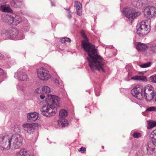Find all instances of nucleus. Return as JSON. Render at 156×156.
<instances>
[{"label": "nucleus", "mask_w": 156, "mask_h": 156, "mask_svg": "<svg viewBox=\"0 0 156 156\" xmlns=\"http://www.w3.org/2000/svg\"><path fill=\"white\" fill-rule=\"evenodd\" d=\"M153 88L151 90H149V91H147V94H145L144 98H145L147 101L150 102L154 98V96H155V94L152 90Z\"/></svg>", "instance_id": "nucleus-14"}, {"label": "nucleus", "mask_w": 156, "mask_h": 156, "mask_svg": "<svg viewBox=\"0 0 156 156\" xmlns=\"http://www.w3.org/2000/svg\"><path fill=\"white\" fill-rule=\"evenodd\" d=\"M102 148L104 149V146H102Z\"/></svg>", "instance_id": "nucleus-48"}, {"label": "nucleus", "mask_w": 156, "mask_h": 156, "mask_svg": "<svg viewBox=\"0 0 156 156\" xmlns=\"http://www.w3.org/2000/svg\"><path fill=\"white\" fill-rule=\"evenodd\" d=\"M18 34V31L15 28H13L9 31V35L11 38L13 39L16 38Z\"/></svg>", "instance_id": "nucleus-21"}, {"label": "nucleus", "mask_w": 156, "mask_h": 156, "mask_svg": "<svg viewBox=\"0 0 156 156\" xmlns=\"http://www.w3.org/2000/svg\"><path fill=\"white\" fill-rule=\"evenodd\" d=\"M13 4H14V2H13Z\"/></svg>", "instance_id": "nucleus-52"}, {"label": "nucleus", "mask_w": 156, "mask_h": 156, "mask_svg": "<svg viewBox=\"0 0 156 156\" xmlns=\"http://www.w3.org/2000/svg\"><path fill=\"white\" fill-rule=\"evenodd\" d=\"M11 149L15 150L20 148L22 145L23 138L21 135L15 134L11 137Z\"/></svg>", "instance_id": "nucleus-6"}, {"label": "nucleus", "mask_w": 156, "mask_h": 156, "mask_svg": "<svg viewBox=\"0 0 156 156\" xmlns=\"http://www.w3.org/2000/svg\"><path fill=\"white\" fill-rule=\"evenodd\" d=\"M151 63L150 62H149L146 63H145L143 64L140 65V66L142 68H146L149 67L151 65Z\"/></svg>", "instance_id": "nucleus-26"}, {"label": "nucleus", "mask_w": 156, "mask_h": 156, "mask_svg": "<svg viewBox=\"0 0 156 156\" xmlns=\"http://www.w3.org/2000/svg\"><path fill=\"white\" fill-rule=\"evenodd\" d=\"M136 48L138 51L143 52L148 49V46L147 44L139 42L136 45Z\"/></svg>", "instance_id": "nucleus-15"}, {"label": "nucleus", "mask_w": 156, "mask_h": 156, "mask_svg": "<svg viewBox=\"0 0 156 156\" xmlns=\"http://www.w3.org/2000/svg\"><path fill=\"white\" fill-rule=\"evenodd\" d=\"M0 10L3 12L12 13V10L11 9L9 5H2L0 6Z\"/></svg>", "instance_id": "nucleus-18"}, {"label": "nucleus", "mask_w": 156, "mask_h": 156, "mask_svg": "<svg viewBox=\"0 0 156 156\" xmlns=\"http://www.w3.org/2000/svg\"><path fill=\"white\" fill-rule=\"evenodd\" d=\"M53 83L55 85L58 86L62 84V81L61 80L55 79L53 80Z\"/></svg>", "instance_id": "nucleus-25"}, {"label": "nucleus", "mask_w": 156, "mask_h": 156, "mask_svg": "<svg viewBox=\"0 0 156 156\" xmlns=\"http://www.w3.org/2000/svg\"><path fill=\"white\" fill-rule=\"evenodd\" d=\"M75 7H76L77 14L79 16H81L82 13V4L78 1L75 2Z\"/></svg>", "instance_id": "nucleus-17"}, {"label": "nucleus", "mask_w": 156, "mask_h": 156, "mask_svg": "<svg viewBox=\"0 0 156 156\" xmlns=\"http://www.w3.org/2000/svg\"><path fill=\"white\" fill-rule=\"evenodd\" d=\"M91 69L92 71H94V69ZM97 69V70H98L99 71H100L101 69L102 71L103 72H104L105 71V69Z\"/></svg>", "instance_id": "nucleus-36"}, {"label": "nucleus", "mask_w": 156, "mask_h": 156, "mask_svg": "<svg viewBox=\"0 0 156 156\" xmlns=\"http://www.w3.org/2000/svg\"><path fill=\"white\" fill-rule=\"evenodd\" d=\"M132 79L134 80H144L143 79L141 76H133L132 77Z\"/></svg>", "instance_id": "nucleus-28"}, {"label": "nucleus", "mask_w": 156, "mask_h": 156, "mask_svg": "<svg viewBox=\"0 0 156 156\" xmlns=\"http://www.w3.org/2000/svg\"><path fill=\"white\" fill-rule=\"evenodd\" d=\"M41 68L42 69V68H43V67H42Z\"/></svg>", "instance_id": "nucleus-50"}, {"label": "nucleus", "mask_w": 156, "mask_h": 156, "mask_svg": "<svg viewBox=\"0 0 156 156\" xmlns=\"http://www.w3.org/2000/svg\"><path fill=\"white\" fill-rule=\"evenodd\" d=\"M150 79L152 82L156 83V74L151 76Z\"/></svg>", "instance_id": "nucleus-29"}, {"label": "nucleus", "mask_w": 156, "mask_h": 156, "mask_svg": "<svg viewBox=\"0 0 156 156\" xmlns=\"http://www.w3.org/2000/svg\"><path fill=\"white\" fill-rule=\"evenodd\" d=\"M65 40V37L64 38H62L60 40V41L62 43H65L66 42Z\"/></svg>", "instance_id": "nucleus-38"}, {"label": "nucleus", "mask_w": 156, "mask_h": 156, "mask_svg": "<svg viewBox=\"0 0 156 156\" xmlns=\"http://www.w3.org/2000/svg\"><path fill=\"white\" fill-rule=\"evenodd\" d=\"M0 148L6 150L11 149L10 137L7 135H5L0 137Z\"/></svg>", "instance_id": "nucleus-7"}, {"label": "nucleus", "mask_w": 156, "mask_h": 156, "mask_svg": "<svg viewBox=\"0 0 156 156\" xmlns=\"http://www.w3.org/2000/svg\"><path fill=\"white\" fill-rule=\"evenodd\" d=\"M156 126V122L153 121H149L148 122L147 128L150 129Z\"/></svg>", "instance_id": "nucleus-23"}, {"label": "nucleus", "mask_w": 156, "mask_h": 156, "mask_svg": "<svg viewBox=\"0 0 156 156\" xmlns=\"http://www.w3.org/2000/svg\"><path fill=\"white\" fill-rule=\"evenodd\" d=\"M8 20V22L9 24H12L13 23L14 18L11 16H9L7 17Z\"/></svg>", "instance_id": "nucleus-24"}, {"label": "nucleus", "mask_w": 156, "mask_h": 156, "mask_svg": "<svg viewBox=\"0 0 156 156\" xmlns=\"http://www.w3.org/2000/svg\"><path fill=\"white\" fill-rule=\"evenodd\" d=\"M151 20H146L142 21L140 23V26L137 30V33L140 36L147 34L151 30Z\"/></svg>", "instance_id": "nucleus-4"}, {"label": "nucleus", "mask_w": 156, "mask_h": 156, "mask_svg": "<svg viewBox=\"0 0 156 156\" xmlns=\"http://www.w3.org/2000/svg\"><path fill=\"white\" fill-rule=\"evenodd\" d=\"M35 92L37 94H42V87H39L36 88L35 90Z\"/></svg>", "instance_id": "nucleus-27"}, {"label": "nucleus", "mask_w": 156, "mask_h": 156, "mask_svg": "<svg viewBox=\"0 0 156 156\" xmlns=\"http://www.w3.org/2000/svg\"><path fill=\"white\" fill-rule=\"evenodd\" d=\"M128 66H126V68H127V67H127Z\"/></svg>", "instance_id": "nucleus-51"}, {"label": "nucleus", "mask_w": 156, "mask_h": 156, "mask_svg": "<svg viewBox=\"0 0 156 156\" xmlns=\"http://www.w3.org/2000/svg\"><path fill=\"white\" fill-rule=\"evenodd\" d=\"M96 94L97 96H98L99 95V94H98L96 93Z\"/></svg>", "instance_id": "nucleus-46"}, {"label": "nucleus", "mask_w": 156, "mask_h": 156, "mask_svg": "<svg viewBox=\"0 0 156 156\" xmlns=\"http://www.w3.org/2000/svg\"><path fill=\"white\" fill-rule=\"evenodd\" d=\"M123 11L124 15L130 21H132L135 18L141 14V12H134L133 10L128 8H125Z\"/></svg>", "instance_id": "nucleus-8"}, {"label": "nucleus", "mask_w": 156, "mask_h": 156, "mask_svg": "<svg viewBox=\"0 0 156 156\" xmlns=\"http://www.w3.org/2000/svg\"><path fill=\"white\" fill-rule=\"evenodd\" d=\"M133 136L135 138H137L140 137L141 135L140 133L135 132L133 134Z\"/></svg>", "instance_id": "nucleus-31"}, {"label": "nucleus", "mask_w": 156, "mask_h": 156, "mask_svg": "<svg viewBox=\"0 0 156 156\" xmlns=\"http://www.w3.org/2000/svg\"><path fill=\"white\" fill-rule=\"evenodd\" d=\"M141 2H142V5H142V4L143 3L145 2V1H147V0H140Z\"/></svg>", "instance_id": "nucleus-41"}, {"label": "nucleus", "mask_w": 156, "mask_h": 156, "mask_svg": "<svg viewBox=\"0 0 156 156\" xmlns=\"http://www.w3.org/2000/svg\"><path fill=\"white\" fill-rule=\"evenodd\" d=\"M80 33L84 39L81 42L82 46L88 56L87 58L90 68L95 67L96 68H103L104 64L103 58L99 55L95 46L89 41L84 31L82 30Z\"/></svg>", "instance_id": "nucleus-1"}, {"label": "nucleus", "mask_w": 156, "mask_h": 156, "mask_svg": "<svg viewBox=\"0 0 156 156\" xmlns=\"http://www.w3.org/2000/svg\"><path fill=\"white\" fill-rule=\"evenodd\" d=\"M58 122L59 126L62 127L67 126L68 124V121L65 119H59Z\"/></svg>", "instance_id": "nucleus-19"}, {"label": "nucleus", "mask_w": 156, "mask_h": 156, "mask_svg": "<svg viewBox=\"0 0 156 156\" xmlns=\"http://www.w3.org/2000/svg\"><path fill=\"white\" fill-rule=\"evenodd\" d=\"M44 101L41 100L40 99H39L37 101L38 103L41 105H42L44 103Z\"/></svg>", "instance_id": "nucleus-35"}, {"label": "nucleus", "mask_w": 156, "mask_h": 156, "mask_svg": "<svg viewBox=\"0 0 156 156\" xmlns=\"http://www.w3.org/2000/svg\"><path fill=\"white\" fill-rule=\"evenodd\" d=\"M24 130L28 133L32 134L34 130V125L32 123H26L23 125Z\"/></svg>", "instance_id": "nucleus-12"}, {"label": "nucleus", "mask_w": 156, "mask_h": 156, "mask_svg": "<svg viewBox=\"0 0 156 156\" xmlns=\"http://www.w3.org/2000/svg\"><path fill=\"white\" fill-rule=\"evenodd\" d=\"M69 18H71V16L70 15H69Z\"/></svg>", "instance_id": "nucleus-47"}, {"label": "nucleus", "mask_w": 156, "mask_h": 156, "mask_svg": "<svg viewBox=\"0 0 156 156\" xmlns=\"http://www.w3.org/2000/svg\"><path fill=\"white\" fill-rule=\"evenodd\" d=\"M0 75L3 76V77H5L6 76V74L4 71L3 69H0Z\"/></svg>", "instance_id": "nucleus-32"}, {"label": "nucleus", "mask_w": 156, "mask_h": 156, "mask_svg": "<svg viewBox=\"0 0 156 156\" xmlns=\"http://www.w3.org/2000/svg\"><path fill=\"white\" fill-rule=\"evenodd\" d=\"M146 111H156V108L154 107H150L146 110Z\"/></svg>", "instance_id": "nucleus-30"}, {"label": "nucleus", "mask_w": 156, "mask_h": 156, "mask_svg": "<svg viewBox=\"0 0 156 156\" xmlns=\"http://www.w3.org/2000/svg\"><path fill=\"white\" fill-rule=\"evenodd\" d=\"M144 16L151 20L153 17L156 16V8L153 6L148 7L144 11Z\"/></svg>", "instance_id": "nucleus-10"}, {"label": "nucleus", "mask_w": 156, "mask_h": 156, "mask_svg": "<svg viewBox=\"0 0 156 156\" xmlns=\"http://www.w3.org/2000/svg\"><path fill=\"white\" fill-rule=\"evenodd\" d=\"M150 137L152 142H147L144 146V149L147 150L148 154H152L154 150V145L156 146V130H154L151 132Z\"/></svg>", "instance_id": "nucleus-5"}, {"label": "nucleus", "mask_w": 156, "mask_h": 156, "mask_svg": "<svg viewBox=\"0 0 156 156\" xmlns=\"http://www.w3.org/2000/svg\"><path fill=\"white\" fill-rule=\"evenodd\" d=\"M21 87H22V86H19V87H17L18 90H23V89L22 88H21Z\"/></svg>", "instance_id": "nucleus-40"}, {"label": "nucleus", "mask_w": 156, "mask_h": 156, "mask_svg": "<svg viewBox=\"0 0 156 156\" xmlns=\"http://www.w3.org/2000/svg\"><path fill=\"white\" fill-rule=\"evenodd\" d=\"M68 112L67 110L64 109H61L59 112V119H65L67 116Z\"/></svg>", "instance_id": "nucleus-20"}, {"label": "nucleus", "mask_w": 156, "mask_h": 156, "mask_svg": "<svg viewBox=\"0 0 156 156\" xmlns=\"http://www.w3.org/2000/svg\"><path fill=\"white\" fill-rule=\"evenodd\" d=\"M65 41L66 42H70L71 40L69 38H68V37H65Z\"/></svg>", "instance_id": "nucleus-37"}, {"label": "nucleus", "mask_w": 156, "mask_h": 156, "mask_svg": "<svg viewBox=\"0 0 156 156\" xmlns=\"http://www.w3.org/2000/svg\"><path fill=\"white\" fill-rule=\"evenodd\" d=\"M149 51L154 53H156V39L151 42L148 46Z\"/></svg>", "instance_id": "nucleus-16"}, {"label": "nucleus", "mask_w": 156, "mask_h": 156, "mask_svg": "<svg viewBox=\"0 0 156 156\" xmlns=\"http://www.w3.org/2000/svg\"><path fill=\"white\" fill-rule=\"evenodd\" d=\"M15 76L22 81H27L29 79L27 75L21 70H18L15 73Z\"/></svg>", "instance_id": "nucleus-11"}, {"label": "nucleus", "mask_w": 156, "mask_h": 156, "mask_svg": "<svg viewBox=\"0 0 156 156\" xmlns=\"http://www.w3.org/2000/svg\"><path fill=\"white\" fill-rule=\"evenodd\" d=\"M47 66H47V67H48V68H49V66H48V65H47Z\"/></svg>", "instance_id": "nucleus-49"}, {"label": "nucleus", "mask_w": 156, "mask_h": 156, "mask_svg": "<svg viewBox=\"0 0 156 156\" xmlns=\"http://www.w3.org/2000/svg\"><path fill=\"white\" fill-rule=\"evenodd\" d=\"M129 68H131L132 67V66L131 65H129Z\"/></svg>", "instance_id": "nucleus-45"}, {"label": "nucleus", "mask_w": 156, "mask_h": 156, "mask_svg": "<svg viewBox=\"0 0 156 156\" xmlns=\"http://www.w3.org/2000/svg\"><path fill=\"white\" fill-rule=\"evenodd\" d=\"M153 87L151 85H146L144 87L140 85L136 86L131 90L132 95L138 99L142 100L144 98L145 94H147V91L151 90Z\"/></svg>", "instance_id": "nucleus-3"}, {"label": "nucleus", "mask_w": 156, "mask_h": 156, "mask_svg": "<svg viewBox=\"0 0 156 156\" xmlns=\"http://www.w3.org/2000/svg\"><path fill=\"white\" fill-rule=\"evenodd\" d=\"M78 151L79 152H81L82 153H84L85 151H86V148L83 147H82L79 148Z\"/></svg>", "instance_id": "nucleus-33"}, {"label": "nucleus", "mask_w": 156, "mask_h": 156, "mask_svg": "<svg viewBox=\"0 0 156 156\" xmlns=\"http://www.w3.org/2000/svg\"><path fill=\"white\" fill-rule=\"evenodd\" d=\"M45 101L47 105L40 109L41 114L47 117L55 115L57 111L56 108L60 105V98L55 95L47 94Z\"/></svg>", "instance_id": "nucleus-2"}, {"label": "nucleus", "mask_w": 156, "mask_h": 156, "mask_svg": "<svg viewBox=\"0 0 156 156\" xmlns=\"http://www.w3.org/2000/svg\"><path fill=\"white\" fill-rule=\"evenodd\" d=\"M27 118L28 122H32L38 118V114L36 112L29 113L27 114Z\"/></svg>", "instance_id": "nucleus-13"}, {"label": "nucleus", "mask_w": 156, "mask_h": 156, "mask_svg": "<svg viewBox=\"0 0 156 156\" xmlns=\"http://www.w3.org/2000/svg\"><path fill=\"white\" fill-rule=\"evenodd\" d=\"M146 71H142V72H139V73L140 74H144L145 73H146Z\"/></svg>", "instance_id": "nucleus-39"}, {"label": "nucleus", "mask_w": 156, "mask_h": 156, "mask_svg": "<svg viewBox=\"0 0 156 156\" xmlns=\"http://www.w3.org/2000/svg\"><path fill=\"white\" fill-rule=\"evenodd\" d=\"M155 101L156 102V92L155 93Z\"/></svg>", "instance_id": "nucleus-42"}, {"label": "nucleus", "mask_w": 156, "mask_h": 156, "mask_svg": "<svg viewBox=\"0 0 156 156\" xmlns=\"http://www.w3.org/2000/svg\"><path fill=\"white\" fill-rule=\"evenodd\" d=\"M13 3L12 2L11 3V5L12 6L13 5L14 6H15V4L14 5L13 4Z\"/></svg>", "instance_id": "nucleus-44"}, {"label": "nucleus", "mask_w": 156, "mask_h": 156, "mask_svg": "<svg viewBox=\"0 0 156 156\" xmlns=\"http://www.w3.org/2000/svg\"><path fill=\"white\" fill-rule=\"evenodd\" d=\"M41 94L40 96V99H41V100L42 101H44V98L45 97V94Z\"/></svg>", "instance_id": "nucleus-34"}, {"label": "nucleus", "mask_w": 156, "mask_h": 156, "mask_svg": "<svg viewBox=\"0 0 156 156\" xmlns=\"http://www.w3.org/2000/svg\"><path fill=\"white\" fill-rule=\"evenodd\" d=\"M2 55L0 53V59L1 58V57H2Z\"/></svg>", "instance_id": "nucleus-43"}, {"label": "nucleus", "mask_w": 156, "mask_h": 156, "mask_svg": "<svg viewBox=\"0 0 156 156\" xmlns=\"http://www.w3.org/2000/svg\"><path fill=\"white\" fill-rule=\"evenodd\" d=\"M50 88L47 86H44L42 87V91L43 94H47L50 92Z\"/></svg>", "instance_id": "nucleus-22"}, {"label": "nucleus", "mask_w": 156, "mask_h": 156, "mask_svg": "<svg viewBox=\"0 0 156 156\" xmlns=\"http://www.w3.org/2000/svg\"><path fill=\"white\" fill-rule=\"evenodd\" d=\"M13 4H14V2H13Z\"/></svg>", "instance_id": "nucleus-53"}, {"label": "nucleus", "mask_w": 156, "mask_h": 156, "mask_svg": "<svg viewBox=\"0 0 156 156\" xmlns=\"http://www.w3.org/2000/svg\"><path fill=\"white\" fill-rule=\"evenodd\" d=\"M37 73L38 77L42 80H47L51 77L49 71L46 69H37Z\"/></svg>", "instance_id": "nucleus-9"}]
</instances>
